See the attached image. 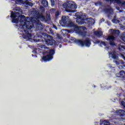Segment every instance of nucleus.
I'll use <instances>...</instances> for the list:
<instances>
[{
  "label": "nucleus",
  "mask_w": 125,
  "mask_h": 125,
  "mask_svg": "<svg viewBox=\"0 0 125 125\" xmlns=\"http://www.w3.org/2000/svg\"><path fill=\"white\" fill-rule=\"evenodd\" d=\"M119 96L125 97V95L124 94H123V93H120V94L119 95Z\"/></svg>",
  "instance_id": "ea45409f"
},
{
  "label": "nucleus",
  "mask_w": 125,
  "mask_h": 125,
  "mask_svg": "<svg viewBox=\"0 0 125 125\" xmlns=\"http://www.w3.org/2000/svg\"><path fill=\"white\" fill-rule=\"evenodd\" d=\"M115 63L117 65H119V64H124V62H123V61H119V62L118 61H115Z\"/></svg>",
  "instance_id": "5701e85b"
},
{
  "label": "nucleus",
  "mask_w": 125,
  "mask_h": 125,
  "mask_svg": "<svg viewBox=\"0 0 125 125\" xmlns=\"http://www.w3.org/2000/svg\"><path fill=\"white\" fill-rule=\"evenodd\" d=\"M52 13H55V17H57L59 16V12H52Z\"/></svg>",
  "instance_id": "f704fd0d"
},
{
  "label": "nucleus",
  "mask_w": 125,
  "mask_h": 125,
  "mask_svg": "<svg viewBox=\"0 0 125 125\" xmlns=\"http://www.w3.org/2000/svg\"><path fill=\"white\" fill-rule=\"evenodd\" d=\"M36 28L38 30H42L43 29V26L41 23H36Z\"/></svg>",
  "instance_id": "a211bd4d"
},
{
  "label": "nucleus",
  "mask_w": 125,
  "mask_h": 125,
  "mask_svg": "<svg viewBox=\"0 0 125 125\" xmlns=\"http://www.w3.org/2000/svg\"><path fill=\"white\" fill-rule=\"evenodd\" d=\"M25 5H28L29 6H33V3L27 1H25Z\"/></svg>",
  "instance_id": "4be33fe9"
},
{
  "label": "nucleus",
  "mask_w": 125,
  "mask_h": 125,
  "mask_svg": "<svg viewBox=\"0 0 125 125\" xmlns=\"http://www.w3.org/2000/svg\"><path fill=\"white\" fill-rule=\"evenodd\" d=\"M48 31L50 32V34H51V35H54V32L52 31V29L50 28V29H48Z\"/></svg>",
  "instance_id": "72a5a7b5"
},
{
  "label": "nucleus",
  "mask_w": 125,
  "mask_h": 125,
  "mask_svg": "<svg viewBox=\"0 0 125 125\" xmlns=\"http://www.w3.org/2000/svg\"><path fill=\"white\" fill-rule=\"evenodd\" d=\"M32 57L37 58V56L36 55H33V54H32Z\"/></svg>",
  "instance_id": "c03bdc74"
},
{
  "label": "nucleus",
  "mask_w": 125,
  "mask_h": 125,
  "mask_svg": "<svg viewBox=\"0 0 125 125\" xmlns=\"http://www.w3.org/2000/svg\"><path fill=\"white\" fill-rule=\"evenodd\" d=\"M40 10L41 12L42 13H44V6H41L40 7Z\"/></svg>",
  "instance_id": "b1692460"
},
{
  "label": "nucleus",
  "mask_w": 125,
  "mask_h": 125,
  "mask_svg": "<svg viewBox=\"0 0 125 125\" xmlns=\"http://www.w3.org/2000/svg\"><path fill=\"white\" fill-rule=\"evenodd\" d=\"M67 32H68V33H70L72 32V30L71 29L67 30Z\"/></svg>",
  "instance_id": "a19ab883"
},
{
  "label": "nucleus",
  "mask_w": 125,
  "mask_h": 125,
  "mask_svg": "<svg viewBox=\"0 0 125 125\" xmlns=\"http://www.w3.org/2000/svg\"><path fill=\"white\" fill-rule=\"evenodd\" d=\"M59 24L62 26H65L69 28H72V29H73V31L79 30V26H77L75 23H73L71 21L68 20V17L64 16L62 17V20L59 21Z\"/></svg>",
  "instance_id": "7ed1b4c3"
},
{
  "label": "nucleus",
  "mask_w": 125,
  "mask_h": 125,
  "mask_svg": "<svg viewBox=\"0 0 125 125\" xmlns=\"http://www.w3.org/2000/svg\"><path fill=\"white\" fill-rule=\"evenodd\" d=\"M62 48V45H59V48Z\"/></svg>",
  "instance_id": "8fccbe9b"
},
{
  "label": "nucleus",
  "mask_w": 125,
  "mask_h": 125,
  "mask_svg": "<svg viewBox=\"0 0 125 125\" xmlns=\"http://www.w3.org/2000/svg\"><path fill=\"white\" fill-rule=\"evenodd\" d=\"M123 59L125 61V57H123Z\"/></svg>",
  "instance_id": "5fc2aeb1"
},
{
  "label": "nucleus",
  "mask_w": 125,
  "mask_h": 125,
  "mask_svg": "<svg viewBox=\"0 0 125 125\" xmlns=\"http://www.w3.org/2000/svg\"><path fill=\"white\" fill-rule=\"evenodd\" d=\"M76 18L77 20H81V22H82L83 24H86L89 26L94 24V22H93V19L91 18H87L85 15H83L79 13H77Z\"/></svg>",
  "instance_id": "39448f33"
},
{
  "label": "nucleus",
  "mask_w": 125,
  "mask_h": 125,
  "mask_svg": "<svg viewBox=\"0 0 125 125\" xmlns=\"http://www.w3.org/2000/svg\"><path fill=\"white\" fill-rule=\"evenodd\" d=\"M50 2H51V6L55 5V1H54V0H50Z\"/></svg>",
  "instance_id": "7c9ffc66"
},
{
  "label": "nucleus",
  "mask_w": 125,
  "mask_h": 125,
  "mask_svg": "<svg viewBox=\"0 0 125 125\" xmlns=\"http://www.w3.org/2000/svg\"><path fill=\"white\" fill-rule=\"evenodd\" d=\"M83 2L84 3L85 5L89 4V2L90 1V0H82Z\"/></svg>",
  "instance_id": "393cba45"
},
{
  "label": "nucleus",
  "mask_w": 125,
  "mask_h": 125,
  "mask_svg": "<svg viewBox=\"0 0 125 125\" xmlns=\"http://www.w3.org/2000/svg\"><path fill=\"white\" fill-rule=\"evenodd\" d=\"M108 55H111V58L114 60H118V56H116V53L114 52H108Z\"/></svg>",
  "instance_id": "ddd939ff"
},
{
  "label": "nucleus",
  "mask_w": 125,
  "mask_h": 125,
  "mask_svg": "<svg viewBox=\"0 0 125 125\" xmlns=\"http://www.w3.org/2000/svg\"><path fill=\"white\" fill-rule=\"evenodd\" d=\"M120 104H121L122 106H123V107H124V108H125V102L124 101H122L121 102H120Z\"/></svg>",
  "instance_id": "c756f323"
},
{
  "label": "nucleus",
  "mask_w": 125,
  "mask_h": 125,
  "mask_svg": "<svg viewBox=\"0 0 125 125\" xmlns=\"http://www.w3.org/2000/svg\"><path fill=\"white\" fill-rule=\"evenodd\" d=\"M125 67V65H120L119 66V69H123V68Z\"/></svg>",
  "instance_id": "c9c22d12"
},
{
  "label": "nucleus",
  "mask_w": 125,
  "mask_h": 125,
  "mask_svg": "<svg viewBox=\"0 0 125 125\" xmlns=\"http://www.w3.org/2000/svg\"><path fill=\"white\" fill-rule=\"evenodd\" d=\"M124 125H125V124H124Z\"/></svg>",
  "instance_id": "052dcab7"
},
{
  "label": "nucleus",
  "mask_w": 125,
  "mask_h": 125,
  "mask_svg": "<svg viewBox=\"0 0 125 125\" xmlns=\"http://www.w3.org/2000/svg\"><path fill=\"white\" fill-rule=\"evenodd\" d=\"M106 2H110V3H112L114 2V0H104Z\"/></svg>",
  "instance_id": "2f4dec72"
},
{
  "label": "nucleus",
  "mask_w": 125,
  "mask_h": 125,
  "mask_svg": "<svg viewBox=\"0 0 125 125\" xmlns=\"http://www.w3.org/2000/svg\"><path fill=\"white\" fill-rule=\"evenodd\" d=\"M32 16H33V17H28V19L22 22H21L20 28L21 30H22V32L25 33V34L22 35V38L31 39V37H33L30 33L33 32V30H31L33 28V24L35 23L34 19H40L42 21L44 22H47L50 20V15H46V17H44L42 13H39L35 9L32 11Z\"/></svg>",
  "instance_id": "f257e3e1"
},
{
  "label": "nucleus",
  "mask_w": 125,
  "mask_h": 125,
  "mask_svg": "<svg viewBox=\"0 0 125 125\" xmlns=\"http://www.w3.org/2000/svg\"><path fill=\"white\" fill-rule=\"evenodd\" d=\"M112 21H117V20L115 19H114V20H112Z\"/></svg>",
  "instance_id": "09e8293b"
},
{
  "label": "nucleus",
  "mask_w": 125,
  "mask_h": 125,
  "mask_svg": "<svg viewBox=\"0 0 125 125\" xmlns=\"http://www.w3.org/2000/svg\"><path fill=\"white\" fill-rule=\"evenodd\" d=\"M16 18H18L19 19H20V23H22L25 20H27V18L29 17H25V16L24 15H20V13L19 12H11V19H16Z\"/></svg>",
  "instance_id": "0eeeda50"
},
{
  "label": "nucleus",
  "mask_w": 125,
  "mask_h": 125,
  "mask_svg": "<svg viewBox=\"0 0 125 125\" xmlns=\"http://www.w3.org/2000/svg\"><path fill=\"white\" fill-rule=\"evenodd\" d=\"M104 39H106V41H108L110 42V45L115 46V43H114V41H115V37L114 36H106V38Z\"/></svg>",
  "instance_id": "1a4fd4ad"
},
{
  "label": "nucleus",
  "mask_w": 125,
  "mask_h": 125,
  "mask_svg": "<svg viewBox=\"0 0 125 125\" xmlns=\"http://www.w3.org/2000/svg\"><path fill=\"white\" fill-rule=\"evenodd\" d=\"M114 2H115L116 4L119 5H125V1H124L123 3H122V0H114Z\"/></svg>",
  "instance_id": "6ab92c4d"
},
{
  "label": "nucleus",
  "mask_w": 125,
  "mask_h": 125,
  "mask_svg": "<svg viewBox=\"0 0 125 125\" xmlns=\"http://www.w3.org/2000/svg\"><path fill=\"white\" fill-rule=\"evenodd\" d=\"M94 36H97V37H101L103 35V33H102V31H94Z\"/></svg>",
  "instance_id": "2eb2a0df"
},
{
  "label": "nucleus",
  "mask_w": 125,
  "mask_h": 125,
  "mask_svg": "<svg viewBox=\"0 0 125 125\" xmlns=\"http://www.w3.org/2000/svg\"><path fill=\"white\" fill-rule=\"evenodd\" d=\"M46 53L47 54L46 56L42 57V61L44 62L50 61L52 60L53 56H54L55 54V49H51L48 50L46 52Z\"/></svg>",
  "instance_id": "423d86ee"
},
{
  "label": "nucleus",
  "mask_w": 125,
  "mask_h": 125,
  "mask_svg": "<svg viewBox=\"0 0 125 125\" xmlns=\"http://www.w3.org/2000/svg\"><path fill=\"white\" fill-rule=\"evenodd\" d=\"M93 43H94V44L100 43L101 44H102L104 46H106V42L101 41L99 40H94V41H93Z\"/></svg>",
  "instance_id": "f8f14e48"
},
{
  "label": "nucleus",
  "mask_w": 125,
  "mask_h": 125,
  "mask_svg": "<svg viewBox=\"0 0 125 125\" xmlns=\"http://www.w3.org/2000/svg\"><path fill=\"white\" fill-rule=\"evenodd\" d=\"M56 37H58V39H60V36H59V34H56Z\"/></svg>",
  "instance_id": "37998d69"
},
{
  "label": "nucleus",
  "mask_w": 125,
  "mask_h": 125,
  "mask_svg": "<svg viewBox=\"0 0 125 125\" xmlns=\"http://www.w3.org/2000/svg\"><path fill=\"white\" fill-rule=\"evenodd\" d=\"M122 47H123V49L125 50V46H122Z\"/></svg>",
  "instance_id": "3c124183"
},
{
  "label": "nucleus",
  "mask_w": 125,
  "mask_h": 125,
  "mask_svg": "<svg viewBox=\"0 0 125 125\" xmlns=\"http://www.w3.org/2000/svg\"><path fill=\"white\" fill-rule=\"evenodd\" d=\"M119 77H120V80L122 81L125 80V72L123 70H121L119 72Z\"/></svg>",
  "instance_id": "9b49d317"
},
{
  "label": "nucleus",
  "mask_w": 125,
  "mask_h": 125,
  "mask_svg": "<svg viewBox=\"0 0 125 125\" xmlns=\"http://www.w3.org/2000/svg\"><path fill=\"white\" fill-rule=\"evenodd\" d=\"M101 123L100 125H112L110 123V122H108V120H101Z\"/></svg>",
  "instance_id": "4468645a"
},
{
  "label": "nucleus",
  "mask_w": 125,
  "mask_h": 125,
  "mask_svg": "<svg viewBox=\"0 0 125 125\" xmlns=\"http://www.w3.org/2000/svg\"><path fill=\"white\" fill-rule=\"evenodd\" d=\"M76 43L80 44L81 46H85L86 47H90L91 45V42H90V40L89 38H86L85 40H77L76 41Z\"/></svg>",
  "instance_id": "6e6552de"
},
{
  "label": "nucleus",
  "mask_w": 125,
  "mask_h": 125,
  "mask_svg": "<svg viewBox=\"0 0 125 125\" xmlns=\"http://www.w3.org/2000/svg\"><path fill=\"white\" fill-rule=\"evenodd\" d=\"M41 4H42V6L44 7H47V6H48V2H47L46 0H42V1H41Z\"/></svg>",
  "instance_id": "f3484780"
},
{
  "label": "nucleus",
  "mask_w": 125,
  "mask_h": 125,
  "mask_svg": "<svg viewBox=\"0 0 125 125\" xmlns=\"http://www.w3.org/2000/svg\"><path fill=\"white\" fill-rule=\"evenodd\" d=\"M118 49H119V51H122V48H118Z\"/></svg>",
  "instance_id": "a18cd8bd"
},
{
  "label": "nucleus",
  "mask_w": 125,
  "mask_h": 125,
  "mask_svg": "<svg viewBox=\"0 0 125 125\" xmlns=\"http://www.w3.org/2000/svg\"><path fill=\"white\" fill-rule=\"evenodd\" d=\"M95 39V37H93V39Z\"/></svg>",
  "instance_id": "6e6d98bb"
},
{
  "label": "nucleus",
  "mask_w": 125,
  "mask_h": 125,
  "mask_svg": "<svg viewBox=\"0 0 125 125\" xmlns=\"http://www.w3.org/2000/svg\"><path fill=\"white\" fill-rule=\"evenodd\" d=\"M46 33H41L40 32L37 33L36 36L33 37V38H34V42H40L41 40L42 39V41H44V43H45L46 45H47V46H52V47H54V48L58 46V45L56 44V41H55V40L52 39V36L47 35V36H46V38H47V39L43 38V37L46 36ZM35 38L41 39V40L36 39Z\"/></svg>",
  "instance_id": "f03ea898"
},
{
  "label": "nucleus",
  "mask_w": 125,
  "mask_h": 125,
  "mask_svg": "<svg viewBox=\"0 0 125 125\" xmlns=\"http://www.w3.org/2000/svg\"><path fill=\"white\" fill-rule=\"evenodd\" d=\"M120 39H122V41H123L124 42H125V36L124 35L120 36Z\"/></svg>",
  "instance_id": "c85d7f7f"
},
{
  "label": "nucleus",
  "mask_w": 125,
  "mask_h": 125,
  "mask_svg": "<svg viewBox=\"0 0 125 125\" xmlns=\"http://www.w3.org/2000/svg\"><path fill=\"white\" fill-rule=\"evenodd\" d=\"M41 48H42V49H48V47H46L44 45H41Z\"/></svg>",
  "instance_id": "bb28decb"
},
{
  "label": "nucleus",
  "mask_w": 125,
  "mask_h": 125,
  "mask_svg": "<svg viewBox=\"0 0 125 125\" xmlns=\"http://www.w3.org/2000/svg\"><path fill=\"white\" fill-rule=\"evenodd\" d=\"M111 122L113 123L114 124H116V121H111Z\"/></svg>",
  "instance_id": "49530a36"
},
{
  "label": "nucleus",
  "mask_w": 125,
  "mask_h": 125,
  "mask_svg": "<svg viewBox=\"0 0 125 125\" xmlns=\"http://www.w3.org/2000/svg\"><path fill=\"white\" fill-rule=\"evenodd\" d=\"M115 114L116 115L120 116V117H123L125 115V111L123 109H119L115 111Z\"/></svg>",
  "instance_id": "9d476101"
},
{
  "label": "nucleus",
  "mask_w": 125,
  "mask_h": 125,
  "mask_svg": "<svg viewBox=\"0 0 125 125\" xmlns=\"http://www.w3.org/2000/svg\"><path fill=\"white\" fill-rule=\"evenodd\" d=\"M19 21H20L19 19H12V23H13L17 24Z\"/></svg>",
  "instance_id": "aec40b11"
},
{
  "label": "nucleus",
  "mask_w": 125,
  "mask_h": 125,
  "mask_svg": "<svg viewBox=\"0 0 125 125\" xmlns=\"http://www.w3.org/2000/svg\"><path fill=\"white\" fill-rule=\"evenodd\" d=\"M110 32H111L112 34L116 36H119V34H120V31H119V30L110 29Z\"/></svg>",
  "instance_id": "dca6fc26"
},
{
  "label": "nucleus",
  "mask_w": 125,
  "mask_h": 125,
  "mask_svg": "<svg viewBox=\"0 0 125 125\" xmlns=\"http://www.w3.org/2000/svg\"><path fill=\"white\" fill-rule=\"evenodd\" d=\"M52 27H53L54 29H55V30H58V27H56V26L55 25H52Z\"/></svg>",
  "instance_id": "4c0bfd02"
},
{
  "label": "nucleus",
  "mask_w": 125,
  "mask_h": 125,
  "mask_svg": "<svg viewBox=\"0 0 125 125\" xmlns=\"http://www.w3.org/2000/svg\"><path fill=\"white\" fill-rule=\"evenodd\" d=\"M9 18H10V16H7V19H9Z\"/></svg>",
  "instance_id": "de8ad7c7"
},
{
  "label": "nucleus",
  "mask_w": 125,
  "mask_h": 125,
  "mask_svg": "<svg viewBox=\"0 0 125 125\" xmlns=\"http://www.w3.org/2000/svg\"><path fill=\"white\" fill-rule=\"evenodd\" d=\"M75 38H73V37H71V39H70V40L73 41V42H75Z\"/></svg>",
  "instance_id": "e433bc0d"
},
{
  "label": "nucleus",
  "mask_w": 125,
  "mask_h": 125,
  "mask_svg": "<svg viewBox=\"0 0 125 125\" xmlns=\"http://www.w3.org/2000/svg\"><path fill=\"white\" fill-rule=\"evenodd\" d=\"M51 12H52V13H56V12H59V11H56V9L52 8V9H51Z\"/></svg>",
  "instance_id": "473e14b6"
},
{
  "label": "nucleus",
  "mask_w": 125,
  "mask_h": 125,
  "mask_svg": "<svg viewBox=\"0 0 125 125\" xmlns=\"http://www.w3.org/2000/svg\"><path fill=\"white\" fill-rule=\"evenodd\" d=\"M32 53L34 54H37V51L35 50H33Z\"/></svg>",
  "instance_id": "79ce46f5"
},
{
  "label": "nucleus",
  "mask_w": 125,
  "mask_h": 125,
  "mask_svg": "<svg viewBox=\"0 0 125 125\" xmlns=\"http://www.w3.org/2000/svg\"><path fill=\"white\" fill-rule=\"evenodd\" d=\"M123 10H119V12H122Z\"/></svg>",
  "instance_id": "864d4df0"
},
{
  "label": "nucleus",
  "mask_w": 125,
  "mask_h": 125,
  "mask_svg": "<svg viewBox=\"0 0 125 125\" xmlns=\"http://www.w3.org/2000/svg\"><path fill=\"white\" fill-rule=\"evenodd\" d=\"M102 21H104V19H102Z\"/></svg>",
  "instance_id": "603ef678"
},
{
  "label": "nucleus",
  "mask_w": 125,
  "mask_h": 125,
  "mask_svg": "<svg viewBox=\"0 0 125 125\" xmlns=\"http://www.w3.org/2000/svg\"><path fill=\"white\" fill-rule=\"evenodd\" d=\"M112 12V9H111V8L104 9V12H106V13L111 14V12Z\"/></svg>",
  "instance_id": "412c9836"
},
{
  "label": "nucleus",
  "mask_w": 125,
  "mask_h": 125,
  "mask_svg": "<svg viewBox=\"0 0 125 125\" xmlns=\"http://www.w3.org/2000/svg\"><path fill=\"white\" fill-rule=\"evenodd\" d=\"M64 8H65V12L68 13L76 12V9L77 8V5L73 1H68L64 3Z\"/></svg>",
  "instance_id": "20e7f679"
},
{
  "label": "nucleus",
  "mask_w": 125,
  "mask_h": 125,
  "mask_svg": "<svg viewBox=\"0 0 125 125\" xmlns=\"http://www.w3.org/2000/svg\"><path fill=\"white\" fill-rule=\"evenodd\" d=\"M28 0H17V1H27Z\"/></svg>",
  "instance_id": "58836bf2"
},
{
  "label": "nucleus",
  "mask_w": 125,
  "mask_h": 125,
  "mask_svg": "<svg viewBox=\"0 0 125 125\" xmlns=\"http://www.w3.org/2000/svg\"><path fill=\"white\" fill-rule=\"evenodd\" d=\"M79 34L81 35V36H85V32L82 31H79Z\"/></svg>",
  "instance_id": "cd10ccee"
},
{
  "label": "nucleus",
  "mask_w": 125,
  "mask_h": 125,
  "mask_svg": "<svg viewBox=\"0 0 125 125\" xmlns=\"http://www.w3.org/2000/svg\"><path fill=\"white\" fill-rule=\"evenodd\" d=\"M123 34H125V32H123Z\"/></svg>",
  "instance_id": "4d7b16f0"
},
{
  "label": "nucleus",
  "mask_w": 125,
  "mask_h": 125,
  "mask_svg": "<svg viewBox=\"0 0 125 125\" xmlns=\"http://www.w3.org/2000/svg\"><path fill=\"white\" fill-rule=\"evenodd\" d=\"M116 120H117L118 121L124 122V121H125V118H118Z\"/></svg>",
  "instance_id": "a878e982"
},
{
  "label": "nucleus",
  "mask_w": 125,
  "mask_h": 125,
  "mask_svg": "<svg viewBox=\"0 0 125 125\" xmlns=\"http://www.w3.org/2000/svg\"><path fill=\"white\" fill-rule=\"evenodd\" d=\"M111 68H114V67H111Z\"/></svg>",
  "instance_id": "bf43d9fd"
},
{
  "label": "nucleus",
  "mask_w": 125,
  "mask_h": 125,
  "mask_svg": "<svg viewBox=\"0 0 125 125\" xmlns=\"http://www.w3.org/2000/svg\"><path fill=\"white\" fill-rule=\"evenodd\" d=\"M124 100H125V98H124Z\"/></svg>",
  "instance_id": "13d9d810"
}]
</instances>
